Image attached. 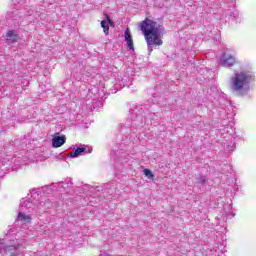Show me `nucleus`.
<instances>
[{"mask_svg":"<svg viewBox=\"0 0 256 256\" xmlns=\"http://www.w3.org/2000/svg\"><path fill=\"white\" fill-rule=\"evenodd\" d=\"M140 30L145 37L149 55H151L153 47H161V45H163V40H161V36H163L165 33V28L163 27V25L149 18H146L144 21L141 22Z\"/></svg>","mask_w":256,"mask_h":256,"instance_id":"nucleus-1","label":"nucleus"},{"mask_svg":"<svg viewBox=\"0 0 256 256\" xmlns=\"http://www.w3.org/2000/svg\"><path fill=\"white\" fill-rule=\"evenodd\" d=\"M253 72H236L230 79V89L238 95H245L250 89L249 85L253 81Z\"/></svg>","mask_w":256,"mask_h":256,"instance_id":"nucleus-2","label":"nucleus"},{"mask_svg":"<svg viewBox=\"0 0 256 256\" xmlns=\"http://www.w3.org/2000/svg\"><path fill=\"white\" fill-rule=\"evenodd\" d=\"M23 245L24 242H17V240H0V250L4 251L5 256H23V250L21 249Z\"/></svg>","mask_w":256,"mask_h":256,"instance_id":"nucleus-3","label":"nucleus"},{"mask_svg":"<svg viewBox=\"0 0 256 256\" xmlns=\"http://www.w3.org/2000/svg\"><path fill=\"white\" fill-rule=\"evenodd\" d=\"M235 63H237V60L235 56L231 54L224 52L220 57V65H222V67H233Z\"/></svg>","mask_w":256,"mask_h":256,"instance_id":"nucleus-4","label":"nucleus"},{"mask_svg":"<svg viewBox=\"0 0 256 256\" xmlns=\"http://www.w3.org/2000/svg\"><path fill=\"white\" fill-rule=\"evenodd\" d=\"M93 151V148L89 146L77 147L74 151L70 152V157L75 158L81 155H89Z\"/></svg>","mask_w":256,"mask_h":256,"instance_id":"nucleus-5","label":"nucleus"},{"mask_svg":"<svg viewBox=\"0 0 256 256\" xmlns=\"http://www.w3.org/2000/svg\"><path fill=\"white\" fill-rule=\"evenodd\" d=\"M29 202L22 200L20 203V212L18 213V221H21L22 223H29L31 221V216L30 215H26L25 213H23V207H27V204Z\"/></svg>","mask_w":256,"mask_h":256,"instance_id":"nucleus-6","label":"nucleus"},{"mask_svg":"<svg viewBox=\"0 0 256 256\" xmlns=\"http://www.w3.org/2000/svg\"><path fill=\"white\" fill-rule=\"evenodd\" d=\"M65 141H67L65 136H54L52 139V146L55 147V149L63 147V145H65Z\"/></svg>","mask_w":256,"mask_h":256,"instance_id":"nucleus-7","label":"nucleus"},{"mask_svg":"<svg viewBox=\"0 0 256 256\" xmlns=\"http://www.w3.org/2000/svg\"><path fill=\"white\" fill-rule=\"evenodd\" d=\"M19 36L15 34L12 30L8 31L6 34V43L7 45H13V43H17Z\"/></svg>","mask_w":256,"mask_h":256,"instance_id":"nucleus-8","label":"nucleus"},{"mask_svg":"<svg viewBox=\"0 0 256 256\" xmlns=\"http://www.w3.org/2000/svg\"><path fill=\"white\" fill-rule=\"evenodd\" d=\"M124 39L127 42L128 49H130V51H135V47L133 45V38L131 36V33L129 32V29L125 30Z\"/></svg>","mask_w":256,"mask_h":256,"instance_id":"nucleus-9","label":"nucleus"},{"mask_svg":"<svg viewBox=\"0 0 256 256\" xmlns=\"http://www.w3.org/2000/svg\"><path fill=\"white\" fill-rule=\"evenodd\" d=\"M37 209L39 211V213H45V211H47L49 209V205H47V202H39V204L37 205Z\"/></svg>","mask_w":256,"mask_h":256,"instance_id":"nucleus-10","label":"nucleus"},{"mask_svg":"<svg viewBox=\"0 0 256 256\" xmlns=\"http://www.w3.org/2000/svg\"><path fill=\"white\" fill-rule=\"evenodd\" d=\"M101 27H102L105 35H109V24L107 23V21H105V20L101 21Z\"/></svg>","mask_w":256,"mask_h":256,"instance_id":"nucleus-11","label":"nucleus"},{"mask_svg":"<svg viewBox=\"0 0 256 256\" xmlns=\"http://www.w3.org/2000/svg\"><path fill=\"white\" fill-rule=\"evenodd\" d=\"M144 175H145L148 179H153V172H151V170H149V169H144Z\"/></svg>","mask_w":256,"mask_h":256,"instance_id":"nucleus-12","label":"nucleus"},{"mask_svg":"<svg viewBox=\"0 0 256 256\" xmlns=\"http://www.w3.org/2000/svg\"><path fill=\"white\" fill-rule=\"evenodd\" d=\"M230 17H233V19H236V17H239V12L237 10L230 12Z\"/></svg>","mask_w":256,"mask_h":256,"instance_id":"nucleus-13","label":"nucleus"},{"mask_svg":"<svg viewBox=\"0 0 256 256\" xmlns=\"http://www.w3.org/2000/svg\"><path fill=\"white\" fill-rule=\"evenodd\" d=\"M197 183H200L201 185H204L205 177L200 176L199 178H197Z\"/></svg>","mask_w":256,"mask_h":256,"instance_id":"nucleus-14","label":"nucleus"},{"mask_svg":"<svg viewBox=\"0 0 256 256\" xmlns=\"http://www.w3.org/2000/svg\"><path fill=\"white\" fill-rule=\"evenodd\" d=\"M32 193H33V195H35L37 193V190L33 189Z\"/></svg>","mask_w":256,"mask_h":256,"instance_id":"nucleus-15","label":"nucleus"},{"mask_svg":"<svg viewBox=\"0 0 256 256\" xmlns=\"http://www.w3.org/2000/svg\"><path fill=\"white\" fill-rule=\"evenodd\" d=\"M66 181L69 182V181H71V179L68 178V179H66Z\"/></svg>","mask_w":256,"mask_h":256,"instance_id":"nucleus-16","label":"nucleus"},{"mask_svg":"<svg viewBox=\"0 0 256 256\" xmlns=\"http://www.w3.org/2000/svg\"><path fill=\"white\" fill-rule=\"evenodd\" d=\"M110 25H112L111 20H109Z\"/></svg>","mask_w":256,"mask_h":256,"instance_id":"nucleus-17","label":"nucleus"}]
</instances>
